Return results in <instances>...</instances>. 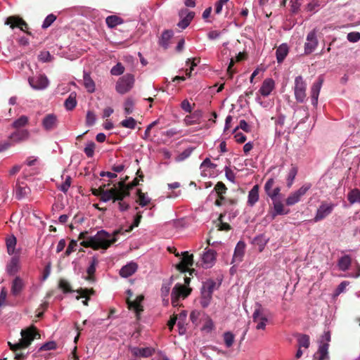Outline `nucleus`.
Segmentation results:
<instances>
[{
    "instance_id": "f257e3e1",
    "label": "nucleus",
    "mask_w": 360,
    "mask_h": 360,
    "mask_svg": "<svg viewBox=\"0 0 360 360\" xmlns=\"http://www.w3.org/2000/svg\"><path fill=\"white\" fill-rule=\"evenodd\" d=\"M140 212L136 215L133 224L128 229L123 230L120 228L113 231L112 235L104 230L98 231L94 236H89V231H84L79 233V240H82L80 245L84 248H91L97 250L99 249L107 250L117 240V236L124 233L131 232L134 227H137L141 220Z\"/></svg>"
},
{
    "instance_id": "f03ea898",
    "label": "nucleus",
    "mask_w": 360,
    "mask_h": 360,
    "mask_svg": "<svg viewBox=\"0 0 360 360\" xmlns=\"http://www.w3.org/2000/svg\"><path fill=\"white\" fill-rule=\"evenodd\" d=\"M20 334L22 338L18 343L11 344L8 342L10 349L15 352L19 349L27 348L34 339L40 338V334L37 328L34 326L22 330Z\"/></svg>"
},
{
    "instance_id": "7ed1b4c3",
    "label": "nucleus",
    "mask_w": 360,
    "mask_h": 360,
    "mask_svg": "<svg viewBox=\"0 0 360 360\" xmlns=\"http://www.w3.org/2000/svg\"><path fill=\"white\" fill-rule=\"evenodd\" d=\"M191 292V288L180 283H176L172 289L171 294L172 304L173 307L179 306V299L181 297L184 299L187 297Z\"/></svg>"
},
{
    "instance_id": "20e7f679",
    "label": "nucleus",
    "mask_w": 360,
    "mask_h": 360,
    "mask_svg": "<svg viewBox=\"0 0 360 360\" xmlns=\"http://www.w3.org/2000/svg\"><path fill=\"white\" fill-rule=\"evenodd\" d=\"M134 76L131 74H126L119 78L116 83L115 89L120 94H124L129 91L134 84Z\"/></svg>"
},
{
    "instance_id": "39448f33",
    "label": "nucleus",
    "mask_w": 360,
    "mask_h": 360,
    "mask_svg": "<svg viewBox=\"0 0 360 360\" xmlns=\"http://www.w3.org/2000/svg\"><path fill=\"white\" fill-rule=\"evenodd\" d=\"M335 206L336 205L335 203L330 202H321V205L316 210V213L314 218L313 219V221L314 222H318L324 219L333 212Z\"/></svg>"
},
{
    "instance_id": "423d86ee",
    "label": "nucleus",
    "mask_w": 360,
    "mask_h": 360,
    "mask_svg": "<svg viewBox=\"0 0 360 360\" xmlns=\"http://www.w3.org/2000/svg\"><path fill=\"white\" fill-rule=\"evenodd\" d=\"M127 294L129 297L127 298L126 302L129 309H134L136 312V319H140V314L143 311V307L141 305V302L144 299L143 295H140L136 297L134 301L130 300V297L133 295V292L131 290H127Z\"/></svg>"
},
{
    "instance_id": "0eeeda50",
    "label": "nucleus",
    "mask_w": 360,
    "mask_h": 360,
    "mask_svg": "<svg viewBox=\"0 0 360 360\" xmlns=\"http://www.w3.org/2000/svg\"><path fill=\"white\" fill-rule=\"evenodd\" d=\"M311 185L310 184H305L300 187L297 191L291 193L285 200V204L288 206L294 205L299 202L301 198L307 193V192L311 188Z\"/></svg>"
},
{
    "instance_id": "6e6552de",
    "label": "nucleus",
    "mask_w": 360,
    "mask_h": 360,
    "mask_svg": "<svg viewBox=\"0 0 360 360\" xmlns=\"http://www.w3.org/2000/svg\"><path fill=\"white\" fill-rule=\"evenodd\" d=\"M307 84L302 76H297L295 79V97L297 102L303 103L306 98Z\"/></svg>"
},
{
    "instance_id": "1a4fd4ad",
    "label": "nucleus",
    "mask_w": 360,
    "mask_h": 360,
    "mask_svg": "<svg viewBox=\"0 0 360 360\" xmlns=\"http://www.w3.org/2000/svg\"><path fill=\"white\" fill-rule=\"evenodd\" d=\"M111 182L110 181L108 184L101 185L98 188H92L91 193L95 196H99L100 200L103 202H108L112 198V195L115 191V189H105V188L110 186Z\"/></svg>"
},
{
    "instance_id": "9d476101",
    "label": "nucleus",
    "mask_w": 360,
    "mask_h": 360,
    "mask_svg": "<svg viewBox=\"0 0 360 360\" xmlns=\"http://www.w3.org/2000/svg\"><path fill=\"white\" fill-rule=\"evenodd\" d=\"M127 185L124 183V181H120L117 184V186H114L110 189H115V191L111 199L113 202H116V200H124L126 197L129 196L130 193L127 191Z\"/></svg>"
},
{
    "instance_id": "9b49d317",
    "label": "nucleus",
    "mask_w": 360,
    "mask_h": 360,
    "mask_svg": "<svg viewBox=\"0 0 360 360\" xmlns=\"http://www.w3.org/2000/svg\"><path fill=\"white\" fill-rule=\"evenodd\" d=\"M30 85L34 89L41 90L46 89L49 84V79L45 75H39L28 79Z\"/></svg>"
},
{
    "instance_id": "f8f14e48",
    "label": "nucleus",
    "mask_w": 360,
    "mask_h": 360,
    "mask_svg": "<svg viewBox=\"0 0 360 360\" xmlns=\"http://www.w3.org/2000/svg\"><path fill=\"white\" fill-rule=\"evenodd\" d=\"M43 129L46 131L55 130L58 125L57 116L53 113H49L44 116L41 121Z\"/></svg>"
},
{
    "instance_id": "ddd939ff",
    "label": "nucleus",
    "mask_w": 360,
    "mask_h": 360,
    "mask_svg": "<svg viewBox=\"0 0 360 360\" xmlns=\"http://www.w3.org/2000/svg\"><path fill=\"white\" fill-rule=\"evenodd\" d=\"M275 181L274 178H270L267 180L264 185V191L266 195L272 200H277L276 198L279 195L281 188L276 186L274 188Z\"/></svg>"
},
{
    "instance_id": "4468645a",
    "label": "nucleus",
    "mask_w": 360,
    "mask_h": 360,
    "mask_svg": "<svg viewBox=\"0 0 360 360\" xmlns=\"http://www.w3.org/2000/svg\"><path fill=\"white\" fill-rule=\"evenodd\" d=\"M179 16L181 20L178 22L177 26L181 29L186 28L195 16V13L188 9H181L179 11Z\"/></svg>"
},
{
    "instance_id": "2eb2a0df",
    "label": "nucleus",
    "mask_w": 360,
    "mask_h": 360,
    "mask_svg": "<svg viewBox=\"0 0 360 360\" xmlns=\"http://www.w3.org/2000/svg\"><path fill=\"white\" fill-rule=\"evenodd\" d=\"M318 45V39L316 38V32L311 31L307 36V42L304 44V53L308 55L311 53Z\"/></svg>"
},
{
    "instance_id": "dca6fc26",
    "label": "nucleus",
    "mask_w": 360,
    "mask_h": 360,
    "mask_svg": "<svg viewBox=\"0 0 360 360\" xmlns=\"http://www.w3.org/2000/svg\"><path fill=\"white\" fill-rule=\"evenodd\" d=\"M253 322L257 323V330H264L266 326L268 319L266 316L262 313L260 309L255 310L252 314Z\"/></svg>"
},
{
    "instance_id": "f3484780",
    "label": "nucleus",
    "mask_w": 360,
    "mask_h": 360,
    "mask_svg": "<svg viewBox=\"0 0 360 360\" xmlns=\"http://www.w3.org/2000/svg\"><path fill=\"white\" fill-rule=\"evenodd\" d=\"M182 255L181 261L176 265V269L181 272L185 273L188 271V266H191L193 264V255H189L187 251L184 252Z\"/></svg>"
},
{
    "instance_id": "a211bd4d",
    "label": "nucleus",
    "mask_w": 360,
    "mask_h": 360,
    "mask_svg": "<svg viewBox=\"0 0 360 360\" xmlns=\"http://www.w3.org/2000/svg\"><path fill=\"white\" fill-rule=\"evenodd\" d=\"M323 82V79L319 77L316 82H315L311 88V103L314 106H316L318 103V98L321 91V86Z\"/></svg>"
},
{
    "instance_id": "6ab92c4d",
    "label": "nucleus",
    "mask_w": 360,
    "mask_h": 360,
    "mask_svg": "<svg viewBox=\"0 0 360 360\" xmlns=\"http://www.w3.org/2000/svg\"><path fill=\"white\" fill-rule=\"evenodd\" d=\"M25 286V283L22 278L20 276H16L12 281L11 292L15 296L18 297L20 295Z\"/></svg>"
},
{
    "instance_id": "aec40b11",
    "label": "nucleus",
    "mask_w": 360,
    "mask_h": 360,
    "mask_svg": "<svg viewBox=\"0 0 360 360\" xmlns=\"http://www.w3.org/2000/svg\"><path fill=\"white\" fill-rule=\"evenodd\" d=\"M131 352L135 357L141 356L147 358L153 355L155 353V349L153 347H133L131 349Z\"/></svg>"
},
{
    "instance_id": "412c9836",
    "label": "nucleus",
    "mask_w": 360,
    "mask_h": 360,
    "mask_svg": "<svg viewBox=\"0 0 360 360\" xmlns=\"http://www.w3.org/2000/svg\"><path fill=\"white\" fill-rule=\"evenodd\" d=\"M203 266L205 268L212 267L216 260V252L213 250H207L202 255Z\"/></svg>"
},
{
    "instance_id": "4be33fe9",
    "label": "nucleus",
    "mask_w": 360,
    "mask_h": 360,
    "mask_svg": "<svg viewBox=\"0 0 360 360\" xmlns=\"http://www.w3.org/2000/svg\"><path fill=\"white\" fill-rule=\"evenodd\" d=\"M138 269V264L136 262H129L124 265L120 270V275L123 278H127L133 275Z\"/></svg>"
},
{
    "instance_id": "5701e85b",
    "label": "nucleus",
    "mask_w": 360,
    "mask_h": 360,
    "mask_svg": "<svg viewBox=\"0 0 360 360\" xmlns=\"http://www.w3.org/2000/svg\"><path fill=\"white\" fill-rule=\"evenodd\" d=\"M275 82L273 79L267 78L264 80L262 86L259 89V92L263 96H268L272 90L274 89Z\"/></svg>"
},
{
    "instance_id": "b1692460",
    "label": "nucleus",
    "mask_w": 360,
    "mask_h": 360,
    "mask_svg": "<svg viewBox=\"0 0 360 360\" xmlns=\"http://www.w3.org/2000/svg\"><path fill=\"white\" fill-rule=\"evenodd\" d=\"M245 242L240 240L234 250V254L233 257V262H240L243 260V257L245 254Z\"/></svg>"
},
{
    "instance_id": "393cba45",
    "label": "nucleus",
    "mask_w": 360,
    "mask_h": 360,
    "mask_svg": "<svg viewBox=\"0 0 360 360\" xmlns=\"http://www.w3.org/2000/svg\"><path fill=\"white\" fill-rule=\"evenodd\" d=\"M274 212L271 214L272 219H274L277 215H285L290 212V210H285L283 204L278 200H273Z\"/></svg>"
},
{
    "instance_id": "a878e982",
    "label": "nucleus",
    "mask_w": 360,
    "mask_h": 360,
    "mask_svg": "<svg viewBox=\"0 0 360 360\" xmlns=\"http://www.w3.org/2000/svg\"><path fill=\"white\" fill-rule=\"evenodd\" d=\"M5 25H9L11 29H20V25H24V20L19 15H11L6 18Z\"/></svg>"
},
{
    "instance_id": "bb28decb",
    "label": "nucleus",
    "mask_w": 360,
    "mask_h": 360,
    "mask_svg": "<svg viewBox=\"0 0 360 360\" xmlns=\"http://www.w3.org/2000/svg\"><path fill=\"white\" fill-rule=\"evenodd\" d=\"M202 116V112L200 110L194 111L192 114L186 115L184 122L186 125H192L199 122L200 119Z\"/></svg>"
},
{
    "instance_id": "cd10ccee",
    "label": "nucleus",
    "mask_w": 360,
    "mask_h": 360,
    "mask_svg": "<svg viewBox=\"0 0 360 360\" xmlns=\"http://www.w3.org/2000/svg\"><path fill=\"white\" fill-rule=\"evenodd\" d=\"M289 52V48L287 44H281L276 49V56L278 63H282Z\"/></svg>"
},
{
    "instance_id": "c85d7f7f",
    "label": "nucleus",
    "mask_w": 360,
    "mask_h": 360,
    "mask_svg": "<svg viewBox=\"0 0 360 360\" xmlns=\"http://www.w3.org/2000/svg\"><path fill=\"white\" fill-rule=\"evenodd\" d=\"M259 186L255 185L249 191L248 197V204L250 206H253L259 200Z\"/></svg>"
},
{
    "instance_id": "c756f323",
    "label": "nucleus",
    "mask_w": 360,
    "mask_h": 360,
    "mask_svg": "<svg viewBox=\"0 0 360 360\" xmlns=\"http://www.w3.org/2000/svg\"><path fill=\"white\" fill-rule=\"evenodd\" d=\"M328 343L321 344L314 356V360H325L328 358Z\"/></svg>"
},
{
    "instance_id": "7c9ffc66",
    "label": "nucleus",
    "mask_w": 360,
    "mask_h": 360,
    "mask_svg": "<svg viewBox=\"0 0 360 360\" xmlns=\"http://www.w3.org/2000/svg\"><path fill=\"white\" fill-rule=\"evenodd\" d=\"M173 37V31L171 30H167L162 34L161 38L159 41V44L165 49H167L169 46V40Z\"/></svg>"
},
{
    "instance_id": "2f4dec72",
    "label": "nucleus",
    "mask_w": 360,
    "mask_h": 360,
    "mask_svg": "<svg viewBox=\"0 0 360 360\" xmlns=\"http://www.w3.org/2000/svg\"><path fill=\"white\" fill-rule=\"evenodd\" d=\"M19 259L17 257H13L7 264L6 271L8 274L14 275L18 271Z\"/></svg>"
},
{
    "instance_id": "473e14b6",
    "label": "nucleus",
    "mask_w": 360,
    "mask_h": 360,
    "mask_svg": "<svg viewBox=\"0 0 360 360\" xmlns=\"http://www.w3.org/2000/svg\"><path fill=\"white\" fill-rule=\"evenodd\" d=\"M352 264V259L349 255H344L340 257L338 262V266L340 270L345 271L349 269L350 265Z\"/></svg>"
},
{
    "instance_id": "72a5a7b5",
    "label": "nucleus",
    "mask_w": 360,
    "mask_h": 360,
    "mask_svg": "<svg viewBox=\"0 0 360 360\" xmlns=\"http://www.w3.org/2000/svg\"><path fill=\"white\" fill-rule=\"evenodd\" d=\"M212 299V294L206 291L203 288H201V297H200V305L203 308H206L209 306Z\"/></svg>"
},
{
    "instance_id": "f704fd0d",
    "label": "nucleus",
    "mask_w": 360,
    "mask_h": 360,
    "mask_svg": "<svg viewBox=\"0 0 360 360\" xmlns=\"http://www.w3.org/2000/svg\"><path fill=\"white\" fill-rule=\"evenodd\" d=\"M105 22L110 28H114L118 25H121L124 22V20L120 17L112 15H109L105 19Z\"/></svg>"
},
{
    "instance_id": "c9c22d12",
    "label": "nucleus",
    "mask_w": 360,
    "mask_h": 360,
    "mask_svg": "<svg viewBox=\"0 0 360 360\" xmlns=\"http://www.w3.org/2000/svg\"><path fill=\"white\" fill-rule=\"evenodd\" d=\"M84 85L87 91L89 93H93L95 91L96 85L94 80L91 78L90 75L88 73H84L83 77Z\"/></svg>"
},
{
    "instance_id": "e433bc0d",
    "label": "nucleus",
    "mask_w": 360,
    "mask_h": 360,
    "mask_svg": "<svg viewBox=\"0 0 360 360\" xmlns=\"http://www.w3.org/2000/svg\"><path fill=\"white\" fill-rule=\"evenodd\" d=\"M219 285L220 283H217L212 279H207V281L202 283V288L212 294L214 290L217 289L219 287Z\"/></svg>"
},
{
    "instance_id": "4c0bfd02",
    "label": "nucleus",
    "mask_w": 360,
    "mask_h": 360,
    "mask_svg": "<svg viewBox=\"0 0 360 360\" xmlns=\"http://www.w3.org/2000/svg\"><path fill=\"white\" fill-rule=\"evenodd\" d=\"M29 137V131L27 129L17 130L13 133L11 138L15 141L26 140Z\"/></svg>"
},
{
    "instance_id": "58836bf2",
    "label": "nucleus",
    "mask_w": 360,
    "mask_h": 360,
    "mask_svg": "<svg viewBox=\"0 0 360 360\" xmlns=\"http://www.w3.org/2000/svg\"><path fill=\"white\" fill-rule=\"evenodd\" d=\"M347 200L351 204L360 203V190L357 188L352 189L347 194Z\"/></svg>"
},
{
    "instance_id": "ea45409f",
    "label": "nucleus",
    "mask_w": 360,
    "mask_h": 360,
    "mask_svg": "<svg viewBox=\"0 0 360 360\" xmlns=\"http://www.w3.org/2000/svg\"><path fill=\"white\" fill-rule=\"evenodd\" d=\"M79 295L76 297V300H79L81 299V297H86V295H94L95 294V290L94 288H80L75 290Z\"/></svg>"
},
{
    "instance_id": "a19ab883",
    "label": "nucleus",
    "mask_w": 360,
    "mask_h": 360,
    "mask_svg": "<svg viewBox=\"0 0 360 360\" xmlns=\"http://www.w3.org/2000/svg\"><path fill=\"white\" fill-rule=\"evenodd\" d=\"M137 195L138 199L136 200V202L139 203V205L144 207L150 203V199L146 196V194L143 193L141 189L137 190Z\"/></svg>"
},
{
    "instance_id": "79ce46f5",
    "label": "nucleus",
    "mask_w": 360,
    "mask_h": 360,
    "mask_svg": "<svg viewBox=\"0 0 360 360\" xmlns=\"http://www.w3.org/2000/svg\"><path fill=\"white\" fill-rule=\"evenodd\" d=\"M224 344L226 347H231L235 340V335L230 331H226L223 334Z\"/></svg>"
},
{
    "instance_id": "37998d69",
    "label": "nucleus",
    "mask_w": 360,
    "mask_h": 360,
    "mask_svg": "<svg viewBox=\"0 0 360 360\" xmlns=\"http://www.w3.org/2000/svg\"><path fill=\"white\" fill-rule=\"evenodd\" d=\"M15 245L16 238L14 236H11L6 238L7 250L9 255L13 254Z\"/></svg>"
},
{
    "instance_id": "c03bdc74",
    "label": "nucleus",
    "mask_w": 360,
    "mask_h": 360,
    "mask_svg": "<svg viewBox=\"0 0 360 360\" xmlns=\"http://www.w3.org/2000/svg\"><path fill=\"white\" fill-rule=\"evenodd\" d=\"M77 105V101L75 95L71 94L65 101V106L67 110H71L75 108Z\"/></svg>"
},
{
    "instance_id": "a18cd8bd",
    "label": "nucleus",
    "mask_w": 360,
    "mask_h": 360,
    "mask_svg": "<svg viewBox=\"0 0 360 360\" xmlns=\"http://www.w3.org/2000/svg\"><path fill=\"white\" fill-rule=\"evenodd\" d=\"M29 119L25 115L20 116L18 119L15 120L13 123V127L15 129H19L20 127H25L27 124Z\"/></svg>"
},
{
    "instance_id": "49530a36",
    "label": "nucleus",
    "mask_w": 360,
    "mask_h": 360,
    "mask_svg": "<svg viewBox=\"0 0 360 360\" xmlns=\"http://www.w3.org/2000/svg\"><path fill=\"white\" fill-rule=\"evenodd\" d=\"M122 127L134 129L136 125V121L131 117H129L120 122Z\"/></svg>"
},
{
    "instance_id": "de8ad7c7",
    "label": "nucleus",
    "mask_w": 360,
    "mask_h": 360,
    "mask_svg": "<svg viewBox=\"0 0 360 360\" xmlns=\"http://www.w3.org/2000/svg\"><path fill=\"white\" fill-rule=\"evenodd\" d=\"M298 345L299 347H304L308 348L309 347L310 342H309V337L307 335L302 334L300 335L298 337Z\"/></svg>"
},
{
    "instance_id": "09e8293b",
    "label": "nucleus",
    "mask_w": 360,
    "mask_h": 360,
    "mask_svg": "<svg viewBox=\"0 0 360 360\" xmlns=\"http://www.w3.org/2000/svg\"><path fill=\"white\" fill-rule=\"evenodd\" d=\"M297 174V168L296 167H292L290 169L288 177H287V186L291 187L293 184L294 179Z\"/></svg>"
},
{
    "instance_id": "8fccbe9b",
    "label": "nucleus",
    "mask_w": 360,
    "mask_h": 360,
    "mask_svg": "<svg viewBox=\"0 0 360 360\" xmlns=\"http://www.w3.org/2000/svg\"><path fill=\"white\" fill-rule=\"evenodd\" d=\"M224 216H225V214L223 213L220 214L219 216V218H218L219 224L217 226L218 230L228 231L231 230V227L229 224L223 221V218Z\"/></svg>"
},
{
    "instance_id": "3c124183",
    "label": "nucleus",
    "mask_w": 360,
    "mask_h": 360,
    "mask_svg": "<svg viewBox=\"0 0 360 360\" xmlns=\"http://www.w3.org/2000/svg\"><path fill=\"white\" fill-rule=\"evenodd\" d=\"M96 148V144L93 141H89L87 143L86 147L84 149V152L88 158H91L94 155V150Z\"/></svg>"
},
{
    "instance_id": "603ef678",
    "label": "nucleus",
    "mask_w": 360,
    "mask_h": 360,
    "mask_svg": "<svg viewBox=\"0 0 360 360\" xmlns=\"http://www.w3.org/2000/svg\"><path fill=\"white\" fill-rule=\"evenodd\" d=\"M193 150L194 148L193 147L187 148L176 158V161H184L191 155Z\"/></svg>"
},
{
    "instance_id": "864d4df0",
    "label": "nucleus",
    "mask_w": 360,
    "mask_h": 360,
    "mask_svg": "<svg viewBox=\"0 0 360 360\" xmlns=\"http://www.w3.org/2000/svg\"><path fill=\"white\" fill-rule=\"evenodd\" d=\"M124 112L126 115H130L133 112L134 102L132 98H128L124 102Z\"/></svg>"
},
{
    "instance_id": "5fc2aeb1",
    "label": "nucleus",
    "mask_w": 360,
    "mask_h": 360,
    "mask_svg": "<svg viewBox=\"0 0 360 360\" xmlns=\"http://www.w3.org/2000/svg\"><path fill=\"white\" fill-rule=\"evenodd\" d=\"M59 288L65 292H72L75 290H72L70 284L65 279H60L58 284Z\"/></svg>"
},
{
    "instance_id": "6e6d98bb",
    "label": "nucleus",
    "mask_w": 360,
    "mask_h": 360,
    "mask_svg": "<svg viewBox=\"0 0 360 360\" xmlns=\"http://www.w3.org/2000/svg\"><path fill=\"white\" fill-rule=\"evenodd\" d=\"M124 72V67L121 63H117L110 70V73L115 76H119Z\"/></svg>"
},
{
    "instance_id": "4d7b16f0",
    "label": "nucleus",
    "mask_w": 360,
    "mask_h": 360,
    "mask_svg": "<svg viewBox=\"0 0 360 360\" xmlns=\"http://www.w3.org/2000/svg\"><path fill=\"white\" fill-rule=\"evenodd\" d=\"M71 182H72V179L70 176H68L66 178H65V180L60 184V185H58V188L63 191V193H66L70 185H71Z\"/></svg>"
},
{
    "instance_id": "13d9d810",
    "label": "nucleus",
    "mask_w": 360,
    "mask_h": 360,
    "mask_svg": "<svg viewBox=\"0 0 360 360\" xmlns=\"http://www.w3.org/2000/svg\"><path fill=\"white\" fill-rule=\"evenodd\" d=\"M56 20V15L51 13L46 16L42 24V28L46 29L50 27L52 23Z\"/></svg>"
},
{
    "instance_id": "bf43d9fd",
    "label": "nucleus",
    "mask_w": 360,
    "mask_h": 360,
    "mask_svg": "<svg viewBox=\"0 0 360 360\" xmlns=\"http://www.w3.org/2000/svg\"><path fill=\"white\" fill-rule=\"evenodd\" d=\"M88 276L85 278L86 281L91 283H94L95 281V276L94 274L96 272V267L93 266V265H89L86 270Z\"/></svg>"
},
{
    "instance_id": "052dcab7",
    "label": "nucleus",
    "mask_w": 360,
    "mask_h": 360,
    "mask_svg": "<svg viewBox=\"0 0 360 360\" xmlns=\"http://www.w3.org/2000/svg\"><path fill=\"white\" fill-rule=\"evenodd\" d=\"M77 246V241L75 240H71L66 250L64 252V257H68L72 252L76 250V247Z\"/></svg>"
},
{
    "instance_id": "680f3d73",
    "label": "nucleus",
    "mask_w": 360,
    "mask_h": 360,
    "mask_svg": "<svg viewBox=\"0 0 360 360\" xmlns=\"http://www.w3.org/2000/svg\"><path fill=\"white\" fill-rule=\"evenodd\" d=\"M214 191L218 195H223V194L226 193L227 188L223 182L219 181L214 186Z\"/></svg>"
},
{
    "instance_id": "e2e57ef3",
    "label": "nucleus",
    "mask_w": 360,
    "mask_h": 360,
    "mask_svg": "<svg viewBox=\"0 0 360 360\" xmlns=\"http://www.w3.org/2000/svg\"><path fill=\"white\" fill-rule=\"evenodd\" d=\"M29 192H30L29 188H27L26 186H25V187L19 186L16 191V197L18 199H21L22 198H24L25 196H26L29 193Z\"/></svg>"
},
{
    "instance_id": "0e129e2a",
    "label": "nucleus",
    "mask_w": 360,
    "mask_h": 360,
    "mask_svg": "<svg viewBox=\"0 0 360 360\" xmlns=\"http://www.w3.org/2000/svg\"><path fill=\"white\" fill-rule=\"evenodd\" d=\"M39 60L42 62H51L53 60V56L50 54L49 51H41L39 55Z\"/></svg>"
},
{
    "instance_id": "69168bd1",
    "label": "nucleus",
    "mask_w": 360,
    "mask_h": 360,
    "mask_svg": "<svg viewBox=\"0 0 360 360\" xmlns=\"http://www.w3.org/2000/svg\"><path fill=\"white\" fill-rule=\"evenodd\" d=\"M96 122V115L92 111H88L86 117V124L88 126H92Z\"/></svg>"
},
{
    "instance_id": "338daca9",
    "label": "nucleus",
    "mask_w": 360,
    "mask_h": 360,
    "mask_svg": "<svg viewBox=\"0 0 360 360\" xmlns=\"http://www.w3.org/2000/svg\"><path fill=\"white\" fill-rule=\"evenodd\" d=\"M56 348V343L54 341L48 342L39 348V351H48L55 349Z\"/></svg>"
},
{
    "instance_id": "774afa93",
    "label": "nucleus",
    "mask_w": 360,
    "mask_h": 360,
    "mask_svg": "<svg viewBox=\"0 0 360 360\" xmlns=\"http://www.w3.org/2000/svg\"><path fill=\"white\" fill-rule=\"evenodd\" d=\"M347 39L350 42H357L360 40V33L358 32H352L347 34Z\"/></svg>"
}]
</instances>
